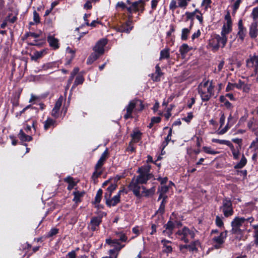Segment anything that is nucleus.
I'll use <instances>...</instances> for the list:
<instances>
[{"label": "nucleus", "mask_w": 258, "mask_h": 258, "mask_svg": "<svg viewBox=\"0 0 258 258\" xmlns=\"http://www.w3.org/2000/svg\"><path fill=\"white\" fill-rule=\"evenodd\" d=\"M254 221V218L253 217H235L231 222L232 233L241 234L244 231L250 232L251 230L248 229V225L251 226Z\"/></svg>", "instance_id": "obj_1"}, {"label": "nucleus", "mask_w": 258, "mask_h": 258, "mask_svg": "<svg viewBox=\"0 0 258 258\" xmlns=\"http://www.w3.org/2000/svg\"><path fill=\"white\" fill-rule=\"evenodd\" d=\"M214 85L212 81L204 79L198 86V92L203 101H209L214 95Z\"/></svg>", "instance_id": "obj_2"}, {"label": "nucleus", "mask_w": 258, "mask_h": 258, "mask_svg": "<svg viewBox=\"0 0 258 258\" xmlns=\"http://www.w3.org/2000/svg\"><path fill=\"white\" fill-rule=\"evenodd\" d=\"M195 229H190L186 227H184L179 229L175 233L176 237L179 240L187 243L195 238Z\"/></svg>", "instance_id": "obj_3"}, {"label": "nucleus", "mask_w": 258, "mask_h": 258, "mask_svg": "<svg viewBox=\"0 0 258 258\" xmlns=\"http://www.w3.org/2000/svg\"><path fill=\"white\" fill-rule=\"evenodd\" d=\"M151 166L149 165H144L139 168L138 173L139 175L136 178L138 179L140 183L144 184L147 183L148 180L153 177V174L150 173Z\"/></svg>", "instance_id": "obj_4"}, {"label": "nucleus", "mask_w": 258, "mask_h": 258, "mask_svg": "<svg viewBox=\"0 0 258 258\" xmlns=\"http://www.w3.org/2000/svg\"><path fill=\"white\" fill-rule=\"evenodd\" d=\"M220 210L222 212L226 217H228L233 215L234 211L231 200L228 198H225L222 201V205Z\"/></svg>", "instance_id": "obj_5"}, {"label": "nucleus", "mask_w": 258, "mask_h": 258, "mask_svg": "<svg viewBox=\"0 0 258 258\" xmlns=\"http://www.w3.org/2000/svg\"><path fill=\"white\" fill-rule=\"evenodd\" d=\"M140 184L138 179L136 177H134L128 186L130 190H132L134 194L138 198H141L142 196V194L140 192V189L142 188V186L140 185Z\"/></svg>", "instance_id": "obj_6"}, {"label": "nucleus", "mask_w": 258, "mask_h": 258, "mask_svg": "<svg viewBox=\"0 0 258 258\" xmlns=\"http://www.w3.org/2000/svg\"><path fill=\"white\" fill-rule=\"evenodd\" d=\"M227 237V231L222 232L218 236H215L213 238V243L216 248H219L222 247V244Z\"/></svg>", "instance_id": "obj_7"}, {"label": "nucleus", "mask_w": 258, "mask_h": 258, "mask_svg": "<svg viewBox=\"0 0 258 258\" xmlns=\"http://www.w3.org/2000/svg\"><path fill=\"white\" fill-rule=\"evenodd\" d=\"M246 67L248 68H254L255 74L257 73L258 71V56L256 55H250L249 58L246 61Z\"/></svg>", "instance_id": "obj_8"}, {"label": "nucleus", "mask_w": 258, "mask_h": 258, "mask_svg": "<svg viewBox=\"0 0 258 258\" xmlns=\"http://www.w3.org/2000/svg\"><path fill=\"white\" fill-rule=\"evenodd\" d=\"M102 222V216H98L93 217L88 224V228L92 231H96L98 229L101 223Z\"/></svg>", "instance_id": "obj_9"}, {"label": "nucleus", "mask_w": 258, "mask_h": 258, "mask_svg": "<svg viewBox=\"0 0 258 258\" xmlns=\"http://www.w3.org/2000/svg\"><path fill=\"white\" fill-rule=\"evenodd\" d=\"M200 244L198 240L195 241L190 244H185L180 245V250L182 252H185L187 250L190 251H195L197 250V246Z\"/></svg>", "instance_id": "obj_10"}, {"label": "nucleus", "mask_w": 258, "mask_h": 258, "mask_svg": "<svg viewBox=\"0 0 258 258\" xmlns=\"http://www.w3.org/2000/svg\"><path fill=\"white\" fill-rule=\"evenodd\" d=\"M106 243L111 245L112 246L114 247L113 249L110 250V253H113L116 251H119L124 246V245H120L118 242V239H114L113 240L111 239H106Z\"/></svg>", "instance_id": "obj_11"}, {"label": "nucleus", "mask_w": 258, "mask_h": 258, "mask_svg": "<svg viewBox=\"0 0 258 258\" xmlns=\"http://www.w3.org/2000/svg\"><path fill=\"white\" fill-rule=\"evenodd\" d=\"M124 192V189L120 190L117 194L112 198H108V199H106V204L107 206H115L120 202V195L122 192Z\"/></svg>", "instance_id": "obj_12"}, {"label": "nucleus", "mask_w": 258, "mask_h": 258, "mask_svg": "<svg viewBox=\"0 0 258 258\" xmlns=\"http://www.w3.org/2000/svg\"><path fill=\"white\" fill-rule=\"evenodd\" d=\"M106 39H101L99 40L93 48V50L96 52L102 54L104 52V46L107 44Z\"/></svg>", "instance_id": "obj_13"}, {"label": "nucleus", "mask_w": 258, "mask_h": 258, "mask_svg": "<svg viewBox=\"0 0 258 258\" xmlns=\"http://www.w3.org/2000/svg\"><path fill=\"white\" fill-rule=\"evenodd\" d=\"M138 101L132 100L130 102L128 105L126 107V113L124 115V118L127 119L132 117V113Z\"/></svg>", "instance_id": "obj_14"}, {"label": "nucleus", "mask_w": 258, "mask_h": 258, "mask_svg": "<svg viewBox=\"0 0 258 258\" xmlns=\"http://www.w3.org/2000/svg\"><path fill=\"white\" fill-rule=\"evenodd\" d=\"M62 97H60L55 102L54 107L52 110L51 115L55 118H57L59 116V110L62 105Z\"/></svg>", "instance_id": "obj_15"}, {"label": "nucleus", "mask_w": 258, "mask_h": 258, "mask_svg": "<svg viewBox=\"0 0 258 258\" xmlns=\"http://www.w3.org/2000/svg\"><path fill=\"white\" fill-rule=\"evenodd\" d=\"M164 227L165 229L163 231V234L165 236L170 237L175 228V224L173 222L169 220L167 224L164 225Z\"/></svg>", "instance_id": "obj_16"}, {"label": "nucleus", "mask_w": 258, "mask_h": 258, "mask_svg": "<svg viewBox=\"0 0 258 258\" xmlns=\"http://www.w3.org/2000/svg\"><path fill=\"white\" fill-rule=\"evenodd\" d=\"M238 29L237 36L242 41L246 34V29L243 26L242 20H240L238 22Z\"/></svg>", "instance_id": "obj_17"}, {"label": "nucleus", "mask_w": 258, "mask_h": 258, "mask_svg": "<svg viewBox=\"0 0 258 258\" xmlns=\"http://www.w3.org/2000/svg\"><path fill=\"white\" fill-rule=\"evenodd\" d=\"M108 149H106V150L104 151V152L101 154L100 158L98 161L97 163L96 164L95 168L96 170L99 169L103 166L104 163H105L106 160L108 158Z\"/></svg>", "instance_id": "obj_18"}, {"label": "nucleus", "mask_w": 258, "mask_h": 258, "mask_svg": "<svg viewBox=\"0 0 258 258\" xmlns=\"http://www.w3.org/2000/svg\"><path fill=\"white\" fill-rule=\"evenodd\" d=\"M155 69V72L151 75V77L153 81L158 82L160 81L163 73L161 72L159 64L156 66Z\"/></svg>", "instance_id": "obj_19"}, {"label": "nucleus", "mask_w": 258, "mask_h": 258, "mask_svg": "<svg viewBox=\"0 0 258 258\" xmlns=\"http://www.w3.org/2000/svg\"><path fill=\"white\" fill-rule=\"evenodd\" d=\"M258 24L255 23H251L249 27V34L251 38H255L257 37L258 34Z\"/></svg>", "instance_id": "obj_20"}, {"label": "nucleus", "mask_w": 258, "mask_h": 258, "mask_svg": "<svg viewBox=\"0 0 258 258\" xmlns=\"http://www.w3.org/2000/svg\"><path fill=\"white\" fill-rule=\"evenodd\" d=\"M209 45L213 51H217L220 46L216 35L209 40Z\"/></svg>", "instance_id": "obj_21"}, {"label": "nucleus", "mask_w": 258, "mask_h": 258, "mask_svg": "<svg viewBox=\"0 0 258 258\" xmlns=\"http://www.w3.org/2000/svg\"><path fill=\"white\" fill-rule=\"evenodd\" d=\"M133 28V26L132 25V22L131 21L129 20L127 21L125 24L122 25L119 29L122 32L128 33L132 30Z\"/></svg>", "instance_id": "obj_22"}, {"label": "nucleus", "mask_w": 258, "mask_h": 258, "mask_svg": "<svg viewBox=\"0 0 258 258\" xmlns=\"http://www.w3.org/2000/svg\"><path fill=\"white\" fill-rule=\"evenodd\" d=\"M47 41L49 45L54 49H57L59 47L58 39L55 38L53 36H48L47 37Z\"/></svg>", "instance_id": "obj_23"}, {"label": "nucleus", "mask_w": 258, "mask_h": 258, "mask_svg": "<svg viewBox=\"0 0 258 258\" xmlns=\"http://www.w3.org/2000/svg\"><path fill=\"white\" fill-rule=\"evenodd\" d=\"M228 147H229L232 152L234 159L237 160L240 155L239 149L240 148V147L238 146L236 148H235L232 143H231Z\"/></svg>", "instance_id": "obj_24"}, {"label": "nucleus", "mask_w": 258, "mask_h": 258, "mask_svg": "<svg viewBox=\"0 0 258 258\" xmlns=\"http://www.w3.org/2000/svg\"><path fill=\"white\" fill-rule=\"evenodd\" d=\"M169 190V186L167 185H163L158 188V192L159 193V196L158 201L161 199H164L165 197H167L166 194Z\"/></svg>", "instance_id": "obj_25"}, {"label": "nucleus", "mask_w": 258, "mask_h": 258, "mask_svg": "<svg viewBox=\"0 0 258 258\" xmlns=\"http://www.w3.org/2000/svg\"><path fill=\"white\" fill-rule=\"evenodd\" d=\"M116 187L117 185L116 184H111L107 188L106 191L104 195L105 200L111 198L112 193L116 189Z\"/></svg>", "instance_id": "obj_26"}, {"label": "nucleus", "mask_w": 258, "mask_h": 258, "mask_svg": "<svg viewBox=\"0 0 258 258\" xmlns=\"http://www.w3.org/2000/svg\"><path fill=\"white\" fill-rule=\"evenodd\" d=\"M219 44V46L222 48L224 47L227 41V37L226 36H222L221 35H215Z\"/></svg>", "instance_id": "obj_27"}, {"label": "nucleus", "mask_w": 258, "mask_h": 258, "mask_svg": "<svg viewBox=\"0 0 258 258\" xmlns=\"http://www.w3.org/2000/svg\"><path fill=\"white\" fill-rule=\"evenodd\" d=\"M18 136L19 138L22 141L29 142L32 140L31 136L26 135L25 133L22 130H20Z\"/></svg>", "instance_id": "obj_28"}, {"label": "nucleus", "mask_w": 258, "mask_h": 258, "mask_svg": "<svg viewBox=\"0 0 258 258\" xmlns=\"http://www.w3.org/2000/svg\"><path fill=\"white\" fill-rule=\"evenodd\" d=\"M142 189H143L142 194L145 197H150L153 195L155 192V187L154 186L151 187L150 189H146L145 186H142Z\"/></svg>", "instance_id": "obj_29"}, {"label": "nucleus", "mask_w": 258, "mask_h": 258, "mask_svg": "<svg viewBox=\"0 0 258 258\" xmlns=\"http://www.w3.org/2000/svg\"><path fill=\"white\" fill-rule=\"evenodd\" d=\"M161 243L163 245V251L167 253L171 252L172 250V248L171 245L168 244L170 243V241L166 239H163L161 240Z\"/></svg>", "instance_id": "obj_30"}, {"label": "nucleus", "mask_w": 258, "mask_h": 258, "mask_svg": "<svg viewBox=\"0 0 258 258\" xmlns=\"http://www.w3.org/2000/svg\"><path fill=\"white\" fill-rule=\"evenodd\" d=\"M193 22L190 23V25L189 28H184L182 30L181 39L182 40H186L187 39L188 35L190 32Z\"/></svg>", "instance_id": "obj_31"}, {"label": "nucleus", "mask_w": 258, "mask_h": 258, "mask_svg": "<svg viewBox=\"0 0 258 258\" xmlns=\"http://www.w3.org/2000/svg\"><path fill=\"white\" fill-rule=\"evenodd\" d=\"M169 48H165L160 51L159 60L168 59L170 56Z\"/></svg>", "instance_id": "obj_32"}, {"label": "nucleus", "mask_w": 258, "mask_h": 258, "mask_svg": "<svg viewBox=\"0 0 258 258\" xmlns=\"http://www.w3.org/2000/svg\"><path fill=\"white\" fill-rule=\"evenodd\" d=\"M247 160L245 157L244 155L242 154V157L241 158L240 161L238 162L235 166V169H241L243 168L246 164Z\"/></svg>", "instance_id": "obj_33"}, {"label": "nucleus", "mask_w": 258, "mask_h": 258, "mask_svg": "<svg viewBox=\"0 0 258 258\" xmlns=\"http://www.w3.org/2000/svg\"><path fill=\"white\" fill-rule=\"evenodd\" d=\"M142 133L140 131H134L133 134L131 135L133 142L135 143H138L141 139Z\"/></svg>", "instance_id": "obj_34"}, {"label": "nucleus", "mask_w": 258, "mask_h": 258, "mask_svg": "<svg viewBox=\"0 0 258 258\" xmlns=\"http://www.w3.org/2000/svg\"><path fill=\"white\" fill-rule=\"evenodd\" d=\"M55 123V121L53 119L48 118L46 120H45L44 122V128L45 130H47L48 128L51 127V126H54Z\"/></svg>", "instance_id": "obj_35"}, {"label": "nucleus", "mask_w": 258, "mask_h": 258, "mask_svg": "<svg viewBox=\"0 0 258 258\" xmlns=\"http://www.w3.org/2000/svg\"><path fill=\"white\" fill-rule=\"evenodd\" d=\"M101 55H102V54L94 51V52L92 53L89 56V57H88V58L87 59V63L88 64H91L95 60H96L99 57V56Z\"/></svg>", "instance_id": "obj_36"}, {"label": "nucleus", "mask_w": 258, "mask_h": 258, "mask_svg": "<svg viewBox=\"0 0 258 258\" xmlns=\"http://www.w3.org/2000/svg\"><path fill=\"white\" fill-rule=\"evenodd\" d=\"M84 81V77L81 75H78L76 77L75 82L71 88L72 91L77 86L83 84Z\"/></svg>", "instance_id": "obj_37"}, {"label": "nucleus", "mask_w": 258, "mask_h": 258, "mask_svg": "<svg viewBox=\"0 0 258 258\" xmlns=\"http://www.w3.org/2000/svg\"><path fill=\"white\" fill-rule=\"evenodd\" d=\"M64 181L69 183L68 189L70 190H72L76 184L74 179L70 176H68L66 178L64 179Z\"/></svg>", "instance_id": "obj_38"}, {"label": "nucleus", "mask_w": 258, "mask_h": 258, "mask_svg": "<svg viewBox=\"0 0 258 258\" xmlns=\"http://www.w3.org/2000/svg\"><path fill=\"white\" fill-rule=\"evenodd\" d=\"M251 17L253 20L252 23L258 24V7L253 9Z\"/></svg>", "instance_id": "obj_39"}, {"label": "nucleus", "mask_w": 258, "mask_h": 258, "mask_svg": "<svg viewBox=\"0 0 258 258\" xmlns=\"http://www.w3.org/2000/svg\"><path fill=\"white\" fill-rule=\"evenodd\" d=\"M221 102L223 103L224 106L227 108H231L232 107V104L229 102L224 96H221L219 98Z\"/></svg>", "instance_id": "obj_40"}, {"label": "nucleus", "mask_w": 258, "mask_h": 258, "mask_svg": "<svg viewBox=\"0 0 258 258\" xmlns=\"http://www.w3.org/2000/svg\"><path fill=\"white\" fill-rule=\"evenodd\" d=\"M212 142L213 143H216L221 145H227V146H229L231 143L230 141L228 140H219L217 139H212Z\"/></svg>", "instance_id": "obj_41"}, {"label": "nucleus", "mask_w": 258, "mask_h": 258, "mask_svg": "<svg viewBox=\"0 0 258 258\" xmlns=\"http://www.w3.org/2000/svg\"><path fill=\"white\" fill-rule=\"evenodd\" d=\"M203 151L207 154L211 155H216L219 153V152L215 151L210 147L204 146L203 147Z\"/></svg>", "instance_id": "obj_42"}, {"label": "nucleus", "mask_w": 258, "mask_h": 258, "mask_svg": "<svg viewBox=\"0 0 258 258\" xmlns=\"http://www.w3.org/2000/svg\"><path fill=\"white\" fill-rule=\"evenodd\" d=\"M73 194L74 195L73 201L76 203H78L81 201L80 198L81 197H83L84 193L82 192H81L79 191H74Z\"/></svg>", "instance_id": "obj_43"}, {"label": "nucleus", "mask_w": 258, "mask_h": 258, "mask_svg": "<svg viewBox=\"0 0 258 258\" xmlns=\"http://www.w3.org/2000/svg\"><path fill=\"white\" fill-rule=\"evenodd\" d=\"M35 123H36V121L33 120L32 121V126L27 124L26 125V126L24 128L25 132L28 134H31L30 132L31 131V127H32L33 128V129L35 131L36 130Z\"/></svg>", "instance_id": "obj_44"}, {"label": "nucleus", "mask_w": 258, "mask_h": 258, "mask_svg": "<svg viewBox=\"0 0 258 258\" xmlns=\"http://www.w3.org/2000/svg\"><path fill=\"white\" fill-rule=\"evenodd\" d=\"M189 50V46L186 44H183L179 49V51L182 55L186 53Z\"/></svg>", "instance_id": "obj_45"}, {"label": "nucleus", "mask_w": 258, "mask_h": 258, "mask_svg": "<svg viewBox=\"0 0 258 258\" xmlns=\"http://www.w3.org/2000/svg\"><path fill=\"white\" fill-rule=\"evenodd\" d=\"M167 198V197H165L164 199H162V201L161 203L160 207L158 209V212L160 213L161 214H163L165 210V205L166 203V200Z\"/></svg>", "instance_id": "obj_46"}, {"label": "nucleus", "mask_w": 258, "mask_h": 258, "mask_svg": "<svg viewBox=\"0 0 258 258\" xmlns=\"http://www.w3.org/2000/svg\"><path fill=\"white\" fill-rule=\"evenodd\" d=\"M45 52L44 50H41L39 51H36L34 53V54L32 56V59H37L40 57H41L44 53Z\"/></svg>", "instance_id": "obj_47"}, {"label": "nucleus", "mask_w": 258, "mask_h": 258, "mask_svg": "<svg viewBox=\"0 0 258 258\" xmlns=\"http://www.w3.org/2000/svg\"><path fill=\"white\" fill-rule=\"evenodd\" d=\"M178 1V6L179 7L185 9L188 3L190 0H177Z\"/></svg>", "instance_id": "obj_48"}, {"label": "nucleus", "mask_w": 258, "mask_h": 258, "mask_svg": "<svg viewBox=\"0 0 258 258\" xmlns=\"http://www.w3.org/2000/svg\"><path fill=\"white\" fill-rule=\"evenodd\" d=\"M230 127V125H229V124H226V125L222 130H218V131H217L216 132V134L219 135H223L225 134Z\"/></svg>", "instance_id": "obj_49"}, {"label": "nucleus", "mask_w": 258, "mask_h": 258, "mask_svg": "<svg viewBox=\"0 0 258 258\" xmlns=\"http://www.w3.org/2000/svg\"><path fill=\"white\" fill-rule=\"evenodd\" d=\"M254 229L255 242L258 244V225H253L251 226Z\"/></svg>", "instance_id": "obj_50"}, {"label": "nucleus", "mask_w": 258, "mask_h": 258, "mask_svg": "<svg viewBox=\"0 0 258 258\" xmlns=\"http://www.w3.org/2000/svg\"><path fill=\"white\" fill-rule=\"evenodd\" d=\"M102 193H103V191L101 189H99L97 192V194L96 195V196H95V202L96 203H100V201H101V197H102Z\"/></svg>", "instance_id": "obj_51"}, {"label": "nucleus", "mask_w": 258, "mask_h": 258, "mask_svg": "<svg viewBox=\"0 0 258 258\" xmlns=\"http://www.w3.org/2000/svg\"><path fill=\"white\" fill-rule=\"evenodd\" d=\"M199 13V11L198 10H196L194 12L190 13V12H186L185 15L186 16L187 20H192L194 17L195 16V14L196 13ZM192 22V21H191V22Z\"/></svg>", "instance_id": "obj_52"}, {"label": "nucleus", "mask_w": 258, "mask_h": 258, "mask_svg": "<svg viewBox=\"0 0 258 258\" xmlns=\"http://www.w3.org/2000/svg\"><path fill=\"white\" fill-rule=\"evenodd\" d=\"M116 235L117 238H118V240H119L121 241H125L127 239V237L122 232L117 233H116Z\"/></svg>", "instance_id": "obj_53"}, {"label": "nucleus", "mask_w": 258, "mask_h": 258, "mask_svg": "<svg viewBox=\"0 0 258 258\" xmlns=\"http://www.w3.org/2000/svg\"><path fill=\"white\" fill-rule=\"evenodd\" d=\"M33 21L36 24L40 23V17L39 14L36 11L33 12Z\"/></svg>", "instance_id": "obj_54"}, {"label": "nucleus", "mask_w": 258, "mask_h": 258, "mask_svg": "<svg viewBox=\"0 0 258 258\" xmlns=\"http://www.w3.org/2000/svg\"><path fill=\"white\" fill-rule=\"evenodd\" d=\"M5 19L8 22H10L11 23H14L17 21L18 18L17 15H16L15 16H13L12 17L10 18V17H6Z\"/></svg>", "instance_id": "obj_55"}, {"label": "nucleus", "mask_w": 258, "mask_h": 258, "mask_svg": "<svg viewBox=\"0 0 258 258\" xmlns=\"http://www.w3.org/2000/svg\"><path fill=\"white\" fill-rule=\"evenodd\" d=\"M58 232V229L55 228H52L48 233L47 236L48 237H52L56 235Z\"/></svg>", "instance_id": "obj_56"}, {"label": "nucleus", "mask_w": 258, "mask_h": 258, "mask_svg": "<svg viewBox=\"0 0 258 258\" xmlns=\"http://www.w3.org/2000/svg\"><path fill=\"white\" fill-rule=\"evenodd\" d=\"M251 85L250 84L243 82L242 90L244 92H248L250 89Z\"/></svg>", "instance_id": "obj_57"}, {"label": "nucleus", "mask_w": 258, "mask_h": 258, "mask_svg": "<svg viewBox=\"0 0 258 258\" xmlns=\"http://www.w3.org/2000/svg\"><path fill=\"white\" fill-rule=\"evenodd\" d=\"M216 224L219 227H221L223 225V222L221 217L217 216L216 218Z\"/></svg>", "instance_id": "obj_58"}, {"label": "nucleus", "mask_w": 258, "mask_h": 258, "mask_svg": "<svg viewBox=\"0 0 258 258\" xmlns=\"http://www.w3.org/2000/svg\"><path fill=\"white\" fill-rule=\"evenodd\" d=\"M250 148H253L255 151H258V138H256L251 144Z\"/></svg>", "instance_id": "obj_59"}, {"label": "nucleus", "mask_w": 258, "mask_h": 258, "mask_svg": "<svg viewBox=\"0 0 258 258\" xmlns=\"http://www.w3.org/2000/svg\"><path fill=\"white\" fill-rule=\"evenodd\" d=\"M126 6L125 3H123V2H118L116 4V9L120 8L122 10H123L125 9H126Z\"/></svg>", "instance_id": "obj_60"}, {"label": "nucleus", "mask_w": 258, "mask_h": 258, "mask_svg": "<svg viewBox=\"0 0 258 258\" xmlns=\"http://www.w3.org/2000/svg\"><path fill=\"white\" fill-rule=\"evenodd\" d=\"M177 7L176 0H171L169 5L170 9L174 11Z\"/></svg>", "instance_id": "obj_61"}, {"label": "nucleus", "mask_w": 258, "mask_h": 258, "mask_svg": "<svg viewBox=\"0 0 258 258\" xmlns=\"http://www.w3.org/2000/svg\"><path fill=\"white\" fill-rule=\"evenodd\" d=\"M225 116L223 113H221V116L219 120L220 128L222 127L225 123Z\"/></svg>", "instance_id": "obj_62"}, {"label": "nucleus", "mask_w": 258, "mask_h": 258, "mask_svg": "<svg viewBox=\"0 0 258 258\" xmlns=\"http://www.w3.org/2000/svg\"><path fill=\"white\" fill-rule=\"evenodd\" d=\"M230 31H231V30H230L229 29L226 28V27H225L224 26H223L222 30L221 32V35L222 36H227V35L228 33H229Z\"/></svg>", "instance_id": "obj_63"}, {"label": "nucleus", "mask_w": 258, "mask_h": 258, "mask_svg": "<svg viewBox=\"0 0 258 258\" xmlns=\"http://www.w3.org/2000/svg\"><path fill=\"white\" fill-rule=\"evenodd\" d=\"M67 257L68 258H76L77 255H76V251L74 250H72V251L69 252L67 254Z\"/></svg>", "instance_id": "obj_64"}]
</instances>
